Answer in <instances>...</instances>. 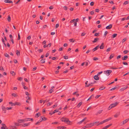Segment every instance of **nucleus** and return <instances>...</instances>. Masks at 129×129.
<instances>
[{
	"mask_svg": "<svg viewBox=\"0 0 129 129\" xmlns=\"http://www.w3.org/2000/svg\"><path fill=\"white\" fill-rule=\"evenodd\" d=\"M33 121V119L32 118H25V121Z\"/></svg>",
	"mask_w": 129,
	"mask_h": 129,
	"instance_id": "nucleus-21",
	"label": "nucleus"
},
{
	"mask_svg": "<svg viewBox=\"0 0 129 129\" xmlns=\"http://www.w3.org/2000/svg\"><path fill=\"white\" fill-rule=\"evenodd\" d=\"M9 128L10 129H16L17 127L16 126H10Z\"/></svg>",
	"mask_w": 129,
	"mask_h": 129,
	"instance_id": "nucleus-7",
	"label": "nucleus"
},
{
	"mask_svg": "<svg viewBox=\"0 0 129 129\" xmlns=\"http://www.w3.org/2000/svg\"><path fill=\"white\" fill-rule=\"evenodd\" d=\"M112 124H110L108 125H107L105 127H104L102 129H106L107 128L109 127L110 126H111L112 125Z\"/></svg>",
	"mask_w": 129,
	"mask_h": 129,
	"instance_id": "nucleus-14",
	"label": "nucleus"
},
{
	"mask_svg": "<svg viewBox=\"0 0 129 129\" xmlns=\"http://www.w3.org/2000/svg\"><path fill=\"white\" fill-rule=\"evenodd\" d=\"M108 33V32L107 31H105L104 34V36H106V35Z\"/></svg>",
	"mask_w": 129,
	"mask_h": 129,
	"instance_id": "nucleus-62",
	"label": "nucleus"
},
{
	"mask_svg": "<svg viewBox=\"0 0 129 129\" xmlns=\"http://www.w3.org/2000/svg\"><path fill=\"white\" fill-rule=\"evenodd\" d=\"M59 26V24H56L55 26V28H57Z\"/></svg>",
	"mask_w": 129,
	"mask_h": 129,
	"instance_id": "nucleus-53",
	"label": "nucleus"
},
{
	"mask_svg": "<svg viewBox=\"0 0 129 129\" xmlns=\"http://www.w3.org/2000/svg\"><path fill=\"white\" fill-rule=\"evenodd\" d=\"M112 24H110L109 25L107 26L106 27V29H110L112 27Z\"/></svg>",
	"mask_w": 129,
	"mask_h": 129,
	"instance_id": "nucleus-8",
	"label": "nucleus"
},
{
	"mask_svg": "<svg viewBox=\"0 0 129 129\" xmlns=\"http://www.w3.org/2000/svg\"><path fill=\"white\" fill-rule=\"evenodd\" d=\"M128 57L127 56H124L122 58V59L123 60H125L127 59Z\"/></svg>",
	"mask_w": 129,
	"mask_h": 129,
	"instance_id": "nucleus-13",
	"label": "nucleus"
},
{
	"mask_svg": "<svg viewBox=\"0 0 129 129\" xmlns=\"http://www.w3.org/2000/svg\"><path fill=\"white\" fill-rule=\"evenodd\" d=\"M87 119V118L86 117H85L83 119H82L81 121L78 122V124H80L83 122L85 120Z\"/></svg>",
	"mask_w": 129,
	"mask_h": 129,
	"instance_id": "nucleus-16",
	"label": "nucleus"
},
{
	"mask_svg": "<svg viewBox=\"0 0 129 129\" xmlns=\"http://www.w3.org/2000/svg\"><path fill=\"white\" fill-rule=\"evenodd\" d=\"M109 121V120L108 119H105L104 120H103V122H104V123H105V122H106L107 121Z\"/></svg>",
	"mask_w": 129,
	"mask_h": 129,
	"instance_id": "nucleus-59",
	"label": "nucleus"
},
{
	"mask_svg": "<svg viewBox=\"0 0 129 129\" xmlns=\"http://www.w3.org/2000/svg\"><path fill=\"white\" fill-rule=\"evenodd\" d=\"M12 95L13 96L16 97V95L15 93H13L12 94Z\"/></svg>",
	"mask_w": 129,
	"mask_h": 129,
	"instance_id": "nucleus-63",
	"label": "nucleus"
},
{
	"mask_svg": "<svg viewBox=\"0 0 129 129\" xmlns=\"http://www.w3.org/2000/svg\"><path fill=\"white\" fill-rule=\"evenodd\" d=\"M112 72V71L111 70H107L106 71H104V74H105L107 76H108Z\"/></svg>",
	"mask_w": 129,
	"mask_h": 129,
	"instance_id": "nucleus-3",
	"label": "nucleus"
},
{
	"mask_svg": "<svg viewBox=\"0 0 129 129\" xmlns=\"http://www.w3.org/2000/svg\"><path fill=\"white\" fill-rule=\"evenodd\" d=\"M9 103L10 104H11V106H15V103H12V102H9Z\"/></svg>",
	"mask_w": 129,
	"mask_h": 129,
	"instance_id": "nucleus-34",
	"label": "nucleus"
},
{
	"mask_svg": "<svg viewBox=\"0 0 129 129\" xmlns=\"http://www.w3.org/2000/svg\"><path fill=\"white\" fill-rule=\"evenodd\" d=\"M127 87H128L127 86H125L124 87H123L122 88L120 89V91H123L125 89H126L127 88Z\"/></svg>",
	"mask_w": 129,
	"mask_h": 129,
	"instance_id": "nucleus-12",
	"label": "nucleus"
},
{
	"mask_svg": "<svg viewBox=\"0 0 129 129\" xmlns=\"http://www.w3.org/2000/svg\"><path fill=\"white\" fill-rule=\"evenodd\" d=\"M129 52V51L127 50H125V51H123V52L124 54H126L127 53H128Z\"/></svg>",
	"mask_w": 129,
	"mask_h": 129,
	"instance_id": "nucleus-45",
	"label": "nucleus"
},
{
	"mask_svg": "<svg viewBox=\"0 0 129 129\" xmlns=\"http://www.w3.org/2000/svg\"><path fill=\"white\" fill-rule=\"evenodd\" d=\"M117 34H114L112 35V37H111L112 38H113L117 36Z\"/></svg>",
	"mask_w": 129,
	"mask_h": 129,
	"instance_id": "nucleus-27",
	"label": "nucleus"
},
{
	"mask_svg": "<svg viewBox=\"0 0 129 129\" xmlns=\"http://www.w3.org/2000/svg\"><path fill=\"white\" fill-rule=\"evenodd\" d=\"M120 114V112H117L114 115V117H115V118L117 117H118V116Z\"/></svg>",
	"mask_w": 129,
	"mask_h": 129,
	"instance_id": "nucleus-10",
	"label": "nucleus"
},
{
	"mask_svg": "<svg viewBox=\"0 0 129 129\" xmlns=\"http://www.w3.org/2000/svg\"><path fill=\"white\" fill-rule=\"evenodd\" d=\"M45 59H42L40 60V62L42 63H43L45 62Z\"/></svg>",
	"mask_w": 129,
	"mask_h": 129,
	"instance_id": "nucleus-31",
	"label": "nucleus"
},
{
	"mask_svg": "<svg viewBox=\"0 0 129 129\" xmlns=\"http://www.w3.org/2000/svg\"><path fill=\"white\" fill-rule=\"evenodd\" d=\"M114 57V55H113V54H112L110 56V57H109V59H111L112 58H113Z\"/></svg>",
	"mask_w": 129,
	"mask_h": 129,
	"instance_id": "nucleus-37",
	"label": "nucleus"
},
{
	"mask_svg": "<svg viewBox=\"0 0 129 129\" xmlns=\"http://www.w3.org/2000/svg\"><path fill=\"white\" fill-rule=\"evenodd\" d=\"M66 128V127L65 126H58L57 127V128L59 129H64Z\"/></svg>",
	"mask_w": 129,
	"mask_h": 129,
	"instance_id": "nucleus-9",
	"label": "nucleus"
},
{
	"mask_svg": "<svg viewBox=\"0 0 129 129\" xmlns=\"http://www.w3.org/2000/svg\"><path fill=\"white\" fill-rule=\"evenodd\" d=\"M105 87L104 86H102L101 87H100L99 88V90H102L103 89H104Z\"/></svg>",
	"mask_w": 129,
	"mask_h": 129,
	"instance_id": "nucleus-39",
	"label": "nucleus"
},
{
	"mask_svg": "<svg viewBox=\"0 0 129 129\" xmlns=\"http://www.w3.org/2000/svg\"><path fill=\"white\" fill-rule=\"evenodd\" d=\"M38 50V51L39 53H41V52L43 51V49H40Z\"/></svg>",
	"mask_w": 129,
	"mask_h": 129,
	"instance_id": "nucleus-56",
	"label": "nucleus"
},
{
	"mask_svg": "<svg viewBox=\"0 0 129 129\" xmlns=\"http://www.w3.org/2000/svg\"><path fill=\"white\" fill-rule=\"evenodd\" d=\"M118 102H116L113 104H111L110 105H111V107H112V108L116 106L118 104Z\"/></svg>",
	"mask_w": 129,
	"mask_h": 129,
	"instance_id": "nucleus-4",
	"label": "nucleus"
},
{
	"mask_svg": "<svg viewBox=\"0 0 129 129\" xmlns=\"http://www.w3.org/2000/svg\"><path fill=\"white\" fill-rule=\"evenodd\" d=\"M101 77L102 79L105 81L107 79V77L106 75L104 74H102L101 75Z\"/></svg>",
	"mask_w": 129,
	"mask_h": 129,
	"instance_id": "nucleus-2",
	"label": "nucleus"
},
{
	"mask_svg": "<svg viewBox=\"0 0 129 129\" xmlns=\"http://www.w3.org/2000/svg\"><path fill=\"white\" fill-rule=\"evenodd\" d=\"M4 2L5 3H13V2L12 1L8 0H5Z\"/></svg>",
	"mask_w": 129,
	"mask_h": 129,
	"instance_id": "nucleus-17",
	"label": "nucleus"
},
{
	"mask_svg": "<svg viewBox=\"0 0 129 129\" xmlns=\"http://www.w3.org/2000/svg\"><path fill=\"white\" fill-rule=\"evenodd\" d=\"M111 49V48H110V47L109 48H108L107 49L106 51L107 52H108V51H110V50Z\"/></svg>",
	"mask_w": 129,
	"mask_h": 129,
	"instance_id": "nucleus-50",
	"label": "nucleus"
},
{
	"mask_svg": "<svg viewBox=\"0 0 129 129\" xmlns=\"http://www.w3.org/2000/svg\"><path fill=\"white\" fill-rule=\"evenodd\" d=\"M30 123H24L23 124V125H22V126L23 127H25V126H27L29 125Z\"/></svg>",
	"mask_w": 129,
	"mask_h": 129,
	"instance_id": "nucleus-15",
	"label": "nucleus"
},
{
	"mask_svg": "<svg viewBox=\"0 0 129 129\" xmlns=\"http://www.w3.org/2000/svg\"><path fill=\"white\" fill-rule=\"evenodd\" d=\"M104 122L103 121H102V122H100V123L99 124H98L97 125H96L97 126H98L100 125V124H103V123H104V122Z\"/></svg>",
	"mask_w": 129,
	"mask_h": 129,
	"instance_id": "nucleus-36",
	"label": "nucleus"
},
{
	"mask_svg": "<svg viewBox=\"0 0 129 129\" xmlns=\"http://www.w3.org/2000/svg\"><path fill=\"white\" fill-rule=\"evenodd\" d=\"M61 120L62 121L66 122L68 124H69L71 122V121L69 120L68 118L65 117H63L61 118Z\"/></svg>",
	"mask_w": 129,
	"mask_h": 129,
	"instance_id": "nucleus-1",
	"label": "nucleus"
},
{
	"mask_svg": "<svg viewBox=\"0 0 129 129\" xmlns=\"http://www.w3.org/2000/svg\"><path fill=\"white\" fill-rule=\"evenodd\" d=\"M22 78L21 77H19L18 78V80H22Z\"/></svg>",
	"mask_w": 129,
	"mask_h": 129,
	"instance_id": "nucleus-57",
	"label": "nucleus"
},
{
	"mask_svg": "<svg viewBox=\"0 0 129 129\" xmlns=\"http://www.w3.org/2000/svg\"><path fill=\"white\" fill-rule=\"evenodd\" d=\"M89 125H88V124H87L86 125L83 127L81 129H85L86 128H88V127H89V126H88Z\"/></svg>",
	"mask_w": 129,
	"mask_h": 129,
	"instance_id": "nucleus-23",
	"label": "nucleus"
},
{
	"mask_svg": "<svg viewBox=\"0 0 129 129\" xmlns=\"http://www.w3.org/2000/svg\"><path fill=\"white\" fill-rule=\"evenodd\" d=\"M41 115L40 113L38 112V113H37L36 114V116L35 117L38 118V117L40 116Z\"/></svg>",
	"mask_w": 129,
	"mask_h": 129,
	"instance_id": "nucleus-22",
	"label": "nucleus"
},
{
	"mask_svg": "<svg viewBox=\"0 0 129 129\" xmlns=\"http://www.w3.org/2000/svg\"><path fill=\"white\" fill-rule=\"evenodd\" d=\"M15 125L17 126H19L20 125V124L19 123H15Z\"/></svg>",
	"mask_w": 129,
	"mask_h": 129,
	"instance_id": "nucleus-60",
	"label": "nucleus"
},
{
	"mask_svg": "<svg viewBox=\"0 0 129 129\" xmlns=\"http://www.w3.org/2000/svg\"><path fill=\"white\" fill-rule=\"evenodd\" d=\"M82 102H80L77 105V106L78 107H79L82 104Z\"/></svg>",
	"mask_w": 129,
	"mask_h": 129,
	"instance_id": "nucleus-25",
	"label": "nucleus"
},
{
	"mask_svg": "<svg viewBox=\"0 0 129 129\" xmlns=\"http://www.w3.org/2000/svg\"><path fill=\"white\" fill-rule=\"evenodd\" d=\"M5 56L6 57H7L8 58H9V55L7 53H6L5 54Z\"/></svg>",
	"mask_w": 129,
	"mask_h": 129,
	"instance_id": "nucleus-42",
	"label": "nucleus"
},
{
	"mask_svg": "<svg viewBox=\"0 0 129 129\" xmlns=\"http://www.w3.org/2000/svg\"><path fill=\"white\" fill-rule=\"evenodd\" d=\"M94 4V3L93 2H91L90 4V5L91 6H93V5Z\"/></svg>",
	"mask_w": 129,
	"mask_h": 129,
	"instance_id": "nucleus-48",
	"label": "nucleus"
},
{
	"mask_svg": "<svg viewBox=\"0 0 129 129\" xmlns=\"http://www.w3.org/2000/svg\"><path fill=\"white\" fill-rule=\"evenodd\" d=\"M16 54L18 56L20 55V52L19 51H18V50H16Z\"/></svg>",
	"mask_w": 129,
	"mask_h": 129,
	"instance_id": "nucleus-30",
	"label": "nucleus"
},
{
	"mask_svg": "<svg viewBox=\"0 0 129 129\" xmlns=\"http://www.w3.org/2000/svg\"><path fill=\"white\" fill-rule=\"evenodd\" d=\"M7 20L8 21L10 22L11 21V17L10 15H9L7 18Z\"/></svg>",
	"mask_w": 129,
	"mask_h": 129,
	"instance_id": "nucleus-28",
	"label": "nucleus"
},
{
	"mask_svg": "<svg viewBox=\"0 0 129 129\" xmlns=\"http://www.w3.org/2000/svg\"><path fill=\"white\" fill-rule=\"evenodd\" d=\"M122 63L124 65H128V64L127 63L124 61Z\"/></svg>",
	"mask_w": 129,
	"mask_h": 129,
	"instance_id": "nucleus-47",
	"label": "nucleus"
},
{
	"mask_svg": "<svg viewBox=\"0 0 129 129\" xmlns=\"http://www.w3.org/2000/svg\"><path fill=\"white\" fill-rule=\"evenodd\" d=\"M93 60L94 61H96L98 60V59L97 57H94L93 58Z\"/></svg>",
	"mask_w": 129,
	"mask_h": 129,
	"instance_id": "nucleus-51",
	"label": "nucleus"
},
{
	"mask_svg": "<svg viewBox=\"0 0 129 129\" xmlns=\"http://www.w3.org/2000/svg\"><path fill=\"white\" fill-rule=\"evenodd\" d=\"M99 40V38H96L94 39L93 41H92V42L93 43H94L96 42Z\"/></svg>",
	"mask_w": 129,
	"mask_h": 129,
	"instance_id": "nucleus-18",
	"label": "nucleus"
},
{
	"mask_svg": "<svg viewBox=\"0 0 129 129\" xmlns=\"http://www.w3.org/2000/svg\"><path fill=\"white\" fill-rule=\"evenodd\" d=\"M11 73L13 76H14L15 74V73L13 71H11Z\"/></svg>",
	"mask_w": 129,
	"mask_h": 129,
	"instance_id": "nucleus-41",
	"label": "nucleus"
},
{
	"mask_svg": "<svg viewBox=\"0 0 129 129\" xmlns=\"http://www.w3.org/2000/svg\"><path fill=\"white\" fill-rule=\"evenodd\" d=\"M63 9L64 10H67V9L68 7L67 6H65L63 7Z\"/></svg>",
	"mask_w": 129,
	"mask_h": 129,
	"instance_id": "nucleus-61",
	"label": "nucleus"
},
{
	"mask_svg": "<svg viewBox=\"0 0 129 129\" xmlns=\"http://www.w3.org/2000/svg\"><path fill=\"white\" fill-rule=\"evenodd\" d=\"M92 85H90L89 84H87V85H86L85 86L86 87H88L89 86H92Z\"/></svg>",
	"mask_w": 129,
	"mask_h": 129,
	"instance_id": "nucleus-54",
	"label": "nucleus"
},
{
	"mask_svg": "<svg viewBox=\"0 0 129 129\" xmlns=\"http://www.w3.org/2000/svg\"><path fill=\"white\" fill-rule=\"evenodd\" d=\"M75 21V19H74L70 21V23H73Z\"/></svg>",
	"mask_w": 129,
	"mask_h": 129,
	"instance_id": "nucleus-64",
	"label": "nucleus"
},
{
	"mask_svg": "<svg viewBox=\"0 0 129 129\" xmlns=\"http://www.w3.org/2000/svg\"><path fill=\"white\" fill-rule=\"evenodd\" d=\"M99 45L97 46L96 47H95V48H94L93 49H92V51H96L99 48Z\"/></svg>",
	"mask_w": 129,
	"mask_h": 129,
	"instance_id": "nucleus-11",
	"label": "nucleus"
},
{
	"mask_svg": "<svg viewBox=\"0 0 129 129\" xmlns=\"http://www.w3.org/2000/svg\"><path fill=\"white\" fill-rule=\"evenodd\" d=\"M63 57L64 59H67L68 58V56H63Z\"/></svg>",
	"mask_w": 129,
	"mask_h": 129,
	"instance_id": "nucleus-52",
	"label": "nucleus"
},
{
	"mask_svg": "<svg viewBox=\"0 0 129 129\" xmlns=\"http://www.w3.org/2000/svg\"><path fill=\"white\" fill-rule=\"evenodd\" d=\"M94 97V95L92 94L89 98V100H90L91 99L93 98Z\"/></svg>",
	"mask_w": 129,
	"mask_h": 129,
	"instance_id": "nucleus-35",
	"label": "nucleus"
},
{
	"mask_svg": "<svg viewBox=\"0 0 129 129\" xmlns=\"http://www.w3.org/2000/svg\"><path fill=\"white\" fill-rule=\"evenodd\" d=\"M103 111V110H102L99 111L96 114V115H97L100 114Z\"/></svg>",
	"mask_w": 129,
	"mask_h": 129,
	"instance_id": "nucleus-19",
	"label": "nucleus"
},
{
	"mask_svg": "<svg viewBox=\"0 0 129 129\" xmlns=\"http://www.w3.org/2000/svg\"><path fill=\"white\" fill-rule=\"evenodd\" d=\"M129 120V118L126 119L122 121V125H123L125 124Z\"/></svg>",
	"mask_w": 129,
	"mask_h": 129,
	"instance_id": "nucleus-6",
	"label": "nucleus"
},
{
	"mask_svg": "<svg viewBox=\"0 0 129 129\" xmlns=\"http://www.w3.org/2000/svg\"><path fill=\"white\" fill-rule=\"evenodd\" d=\"M47 120V119L45 117H44L43 118H42V120H41V121L42 120H44L45 121L46 120Z\"/></svg>",
	"mask_w": 129,
	"mask_h": 129,
	"instance_id": "nucleus-38",
	"label": "nucleus"
},
{
	"mask_svg": "<svg viewBox=\"0 0 129 129\" xmlns=\"http://www.w3.org/2000/svg\"><path fill=\"white\" fill-rule=\"evenodd\" d=\"M116 88H117V87H114L112 88L111 89H110V91L113 90H114L115 89H116Z\"/></svg>",
	"mask_w": 129,
	"mask_h": 129,
	"instance_id": "nucleus-46",
	"label": "nucleus"
},
{
	"mask_svg": "<svg viewBox=\"0 0 129 129\" xmlns=\"http://www.w3.org/2000/svg\"><path fill=\"white\" fill-rule=\"evenodd\" d=\"M15 105H17L18 106H20L21 105L20 103L19 102H15Z\"/></svg>",
	"mask_w": 129,
	"mask_h": 129,
	"instance_id": "nucleus-26",
	"label": "nucleus"
},
{
	"mask_svg": "<svg viewBox=\"0 0 129 129\" xmlns=\"http://www.w3.org/2000/svg\"><path fill=\"white\" fill-rule=\"evenodd\" d=\"M17 121L19 123H21L23 122L22 121V119H18L17 120Z\"/></svg>",
	"mask_w": 129,
	"mask_h": 129,
	"instance_id": "nucleus-33",
	"label": "nucleus"
},
{
	"mask_svg": "<svg viewBox=\"0 0 129 129\" xmlns=\"http://www.w3.org/2000/svg\"><path fill=\"white\" fill-rule=\"evenodd\" d=\"M2 109L3 111H6V108L4 106H2Z\"/></svg>",
	"mask_w": 129,
	"mask_h": 129,
	"instance_id": "nucleus-29",
	"label": "nucleus"
},
{
	"mask_svg": "<svg viewBox=\"0 0 129 129\" xmlns=\"http://www.w3.org/2000/svg\"><path fill=\"white\" fill-rule=\"evenodd\" d=\"M77 93V92L76 91V92H74V93H73V95L76 94V96H78L79 95V94H76V93Z\"/></svg>",
	"mask_w": 129,
	"mask_h": 129,
	"instance_id": "nucleus-40",
	"label": "nucleus"
},
{
	"mask_svg": "<svg viewBox=\"0 0 129 129\" xmlns=\"http://www.w3.org/2000/svg\"><path fill=\"white\" fill-rule=\"evenodd\" d=\"M104 44L103 43H102L101 44V46L100 47V48L101 49H103L104 48Z\"/></svg>",
	"mask_w": 129,
	"mask_h": 129,
	"instance_id": "nucleus-20",
	"label": "nucleus"
},
{
	"mask_svg": "<svg viewBox=\"0 0 129 129\" xmlns=\"http://www.w3.org/2000/svg\"><path fill=\"white\" fill-rule=\"evenodd\" d=\"M103 73L102 71L98 73L97 74V75L99 76L100 74H101Z\"/></svg>",
	"mask_w": 129,
	"mask_h": 129,
	"instance_id": "nucleus-58",
	"label": "nucleus"
},
{
	"mask_svg": "<svg viewBox=\"0 0 129 129\" xmlns=\"http://www.w3.org/2000/svg\"><path fill=\"white\" fill-rule=\"evenodd\" d=\"M95 11L96 12H99L100 10L99 9H96L95 10Z\"/></svg>",
	"mask_w": 129,
	"mask_h": 129,
	"instance_id": "nucleus-55",
	"label": "nucleus"
},
{
	"mask_svg": "<svg viewBox=\"0 0 129 129\" xmlns=\"http://www.w3.org/2000/svg\"><path fill=\"white\" fill-rule=\"evenodd\" d=\"M52 104V102H51V103L49 102L47 103V106H50V105H51Z\"/></svg>",
	"mask_w": 129,
	"mask_h": 129,
	"instance_id": "nucleus-44",
	"label": "nucleus"
},
{
	"mask_svg": "<svg viewBox=\"0 0 129 129\" xmlns=\"http://www.w3.org/2000/svg\"><path fill=\"white\" fill-rule=\"evenodd\" d=\"M93 78L95 80H98L99 79V76L97 75L94 76L93 77Z\"/></svg>",
	"mask_w": 129,
	"mask_h": 129,
	"instance_id": "nucleus-5",
	"label": "nucleus"
},
{
	"mask_svg": "<svg viewBox=\"0 0 129 129\" xmlns=\"http://www.w3.org/2000/svg\"><path fill=\"white\" fill-rule=\"evenodd\" d=\"M59 109H58V110H54L52 113V114H54L55 113L57 112L58 111Z\"/></svg>",
	"mask_w": 129,
	"mask_h": 129,
	"instance_id": "nucleus-32",
	"label": "nucleus"
},
{
	"mask_svg": "<svg viewBox=\"0 0 129 129\" xmlns=\"http://www.w3.org/2000/svg\"><path fill=\"white\" fill-rule=\"evenodd\" d=\"M18 37L17 40H19L20 39V34H19V33H18Z\"/></svg>",
	"mask_w": 129,
	"mask_h": 129,
	"instance_id": "nucleus-49",
	"label": "nucleus"
},
{
	"mask_svg": "<svg viewBox=\"0 0 129 129\" xmlns=\"http://www.w3.org/2000/svg\"><path fill=\"white\" fill-rule=\"evenodd\" d=\"M73 39H71L69 40V41L71 42H74L75 41L73 40Z\"/></svg>",
	"mask_w": 129,
	"mask_h": 129,
	"instance_id": "nucleus-43",
	"label": "nucleus"
},
{
	"mask_svg": "<svg viewBox=\"0 0 129 129\" xmlns=\"http://www.w3.org/2000/svg\"><path fill=\"white\" fill-rule=\"evenodd\" d=\"M88 125H89L88 126H89V127H91L94 126V125L93 123H90V124H88Z\"/></svg>",
	"mask_w": 129,
	"mask_h": 129,
	"instance_id": "nucleus-24",
	"label": "nucleus"
}]
</instances>
